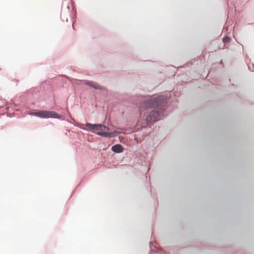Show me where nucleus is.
<instances>
[{
	"label": "nucleus",
	"mask_w": 254,
	"mask_h": 254,
	"mask_svg": "<svg viewBox=\"0 0 254 254\" xmlns=\"http://www.w3.org/2000/svg\"><path fill=\"white\" fill-rule=\"evenodd\" d=\"M230 39L229 38L226 37L223 39V41L224 42H227L229 41Z\"/></svg>",
	"instance_id": "nucleus-7"
},
{
	"label": "nucleus",
	"mask_w": 254,
	"mask_h": 254,
	"mask_svg": "<svg viewBox=\"0 0 254 254\" xmlns=\"http://www.w3.org/2000/svg\"><path fill=\"white\" fill-rule=\"evenodd\" d=\"M159 113L156 111H152L149 115L146 117V121L148 123L154 122L159 119Z\"/></svg>",
	"instance_id": "nucleus-4"
},
{
	"label": "nucleus",
	"mask_w": 254,
	"mask_h": 254,
	"mask_svg": "<svg viewBox=\"0 0 254 254\" xmlns=\"http://www.w3.org/2000/svg\"><path fill=\"white\" fill-rule=\"evenodd\" d=\"M80 127L84 130H91L99 135L106 137H111L113 134V133L108 132L110 130L108 127L101 124L87 123L80 125Z\"/></svg>",
	"instance_id": "nucleus-1"
},
{
	"label": "nucleus",
	"mask_w": 254,
	"mask_h": 254,
	"mask_svg": "<svg viewBox=\"0 0 254 254\" xmlns=\"http://www.w3.org/2000/svg\"><path fill=\"white\" fill-rule=\"evenodd\" d=\"M30 115L38 117L41 118H57L60 119L61 116L58 113L50 111L40 110L38 112H33L29 114Z\"/></svg>",
	"instance_id": "nucleus-2"
},
{
	"label": "nucleus",
	"mask_w": 254,
	"mask_h": 254,
	"mask_svg": "<svg viewBox=\"0 0 254 254\" xmlns=\"http://www.w3.org/2000/svg\"><path fill=\"white\" fill-rule=\"evenodd\" d=\"M112 150L116 153H121L123 152L124 148L120 144H116L112 146Z\"/></svg>",
	"instance_id": "nucleus-5"
},
{
	"label": "nucleus",
	"mask_w": 254,
	"mask_h": 254,
	"mask_svg": "<svg viewBox=\"0 0 254 254\" xmlns=\"http://www.w3.org/2000/svg\"><path fill=\"white\" fill-rule=\"evenodd\" d=\"M162 102V101L161 97L154 98L144 102L142 105V108H148L158 107Z\"/></svg>",
	"instance_id": "nucleus-3"
},
{
	"label": "nucleus",
	"mask_w": 254,
	"mask_h": 254,
	"mask_svg": "<svg viewBox=\"0 0 254 254\" xmlns=\"http://www.w3.org/2000/svg\"><path fill=\"white\" fill-rule=\"evenodd\" d=\"M84 83L86 84H87L89 86H90L95 89H102V88L99 85H98L97 83H96L94 82L89 81H85Z\"/></svg>",
	"instance_id": "nucleus-6"
}]
</instances>
